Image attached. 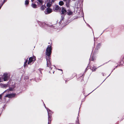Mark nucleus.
Wrapping results in <instances>:
<instances>
[{
    "instance_id": "nucleus-12",
    "label": "nucleus",
    "mask_w": 124,
    "mask_h": 124,
    "mask_svg": "<svg viewBox=\"0 0 124 124\" xmlns=\"http://www.w3.org/2000/svg\"><path fill=\"white\" fill-rule=\"evenodd\" d=\"M25 4H29V2L27 0H26L25 2Z\"/></svg>"
},
{
    "instance_id": "nucleus-3",
    "label": "nucleus",
    "mask_w": 124,
    "mask_h": 124,
    "mask_svg": "<svg viewBox=\"0 0 124 124\" xmlns=\"http://www.w3.org/2000/svg\"><path fill=\"white\" fill-rule=\"evenodd\" d=\"M15 95L14 94H9L7 95L6 97H8L9 98H11L14 97Z\"/></svg>"
},
{
    "instance_id": "nucleus-14",
    "label": "nucleus",
    "mask_w": 124,
    "mask_h": 124,
    "mask_svg": "<svg viewBox=\"0 0 124 124\" xmlns=\"http://www.w3.org/2000/svg\"><path fill=\"white\" fill-rule=\"evenodd\" d=\"M1 97V95H0V99Z\"/></svg>"
},
{
    "instance_id": "nucleus-15",
    "label": "nucleus",
    "mask_w": 124,
    "mask_h": 124,
    "mask_svg": "<svg viewBox=\"0 0 124 124\" xmlns=\"http://www.w3.org/2000/svg\"><path fill=\"white\" fill-rule=\"evenodd\" d=\"M64 1H66L67 0H63Z\"/></svg>"
},
{
    "instance_id": "nucleus-10",
    "label": "nucleus",
    "mask_w": 124,
    "mask_h": 124,
    "mask_svg": "<svg viewBox=\"0 0 124 124\" xmlns=\"http://www.w3.org/2000/svg\"><path fill=\"white\" fill-rule=\"evenodd\" d=\"M64 4V3L63 1H60L59 3V5L60 6H62Z\"/></svg>"
},
{
    "instance_id": "nucleus-13",
    "label": "nucleus",
    "mask_w": 124,
    "mask_h": 124,
    "mask_svg": "<svg viewBox=\"0 0 124 124\" xmlns=\"http://www.w3.org/2000/svg\"><path fill=\"white\" fill-rule=\"evenodd\" d=\"M27 60H26V61L25 63V64H24V66H25V64H26V63L27 62Z\"/></svg>"
},
{
    "instance_id": "nucleus-2",
    "label": "nucleus",
    "mask_w": 124,
    "mask_h": 124,
    "mask_svg": "<svg viewBox=\"0 0 124 124\" xmlns=\"http://www.w3.org/2000/svg\"><path fill=\"white\" fill-rule=\"evenodd\" d=\"M36 60L35 57L34 56L30 57L29 59V61L28 62V64H30L33 61H35Z\"/></svg>"
},
{
    "instance_id": "nucleus-4",
    "label": "nucleus",
    "mask_w": 124,
    "mask_h": 124,
    "mask_svg": "<svg viewBox=\"0 0 124 124\" xmlns=\"http://www.w3.org/2000/svg\"><path fill=\"white\" fill-rule=\"evenodd\" d=\"M4 77L3 79L4 81H6L7 80L8 77L7 76V73L4 74Z\"/></svg>"
},
{
    "instance_id": "nucleus-11",
    "label": "nucleus",
    "mask_w": 124,
    "mask_h": 124,
    "mask_svg": "<svg viewBox=\"0 0 124 124\" xmlns=\"http://www.w3.org/2000/svg\"><path fill=\"white\" fill-rule=\"evenodd\" d=\"M32 7L34 8H37V5L34 4H32Z\"/></svg>"
},
{
    "instance_id": "nucleus-5",
    "label": "nucleus",
    "mask_w": 124,
    "mask_h": 124,
    "mask_svg": "<svg viewBox=\"0 0 124 124\" xmlns=\"http://www.w3.org/2000/svg\"><path fill=\"white\" fill-rule=\"evenodd\" d=\"M52 12V9L50 8H49L47 9L45 13L46 14H47L48 13H49Z\"/></svg>"
},
{
    "instance_id": "nucleus-16",
    "label": "nucleus",
    "mask_w": 124,
    "mask_h": 124,
    "mask_svg": "<svg viewBox=\"0 0 124 124\" xmlns=\"http://www.w3.org/2000/svg\"><path fill=\"white\" fill-rule=\"evenodd\" d=\"M31 0V1H33V0Z\"/></svg>"
},
{
    "instance_id": "nucleus-6",
    "label": "nucleus",
    "mask_w": 124,
    "mask_h": 124,
    "mask_svg": "<svg viewBox=\"0 0 124 124\" xmlns=\"http://www.w3.org/2000/svg\"><path fill=\"white\" fill-rule=\"evenodd\" d=\"M67 13L68 15H71L73 14V12L70 10H67Z\"/></svg>"
},
{
    "instance_id": "nucleus-7",
    "label": "nucleus",
    "mask_w": 124,
    "mask_h": 124,
    "mask_svg": "<svg viewBox=\"0 0 124 124\" xmlns=\"http://www.w3.org/2000/svg\"><path fill=\"white\" fill-rule=\"evenodd\" d=\"M62 14H64L66 12V10L64 8H62Z\"/></svg>"
},
{
    "instance_id": "nucleus-1",
    "label": "nucleus",
    "mask_w": 124,
    "mask_h": 124,
    "mask_svg": "<svg viewBox=\"0 0 124 124\" xmlns=\"http://www.w3.org/2000/svg\"><path fill=\"white\" fill-rule=\"evenodd\" d=\"M51 53V46H48L46 49V55L49 56L50 55Z\"/></svg>"
},
{
    "instance_id": "nucleus-9",
    "label": "nucleus",
    "mask_w": 124,
    "mask_h": 124,
    "mask_svg": "<svg viewBox=\"0 0 124 124\" xmlns=\"http://www.w3.org/2000/svg\"><path fill=\"white\" fill-rule=\"evenodd\" d=\"M38 3L39 4L41 5L43 2V1L42 0H38Z\"/></svg>"
},
{
    "instance_id": "nucleus-8",
    "label": "nucleus",
    "mask_w": 124,
    "mask_h": 124,
    "mask_svg": "<svg viewBox=\"0 0 124 124\" xmlns=\"http://www.w3.org/2000/svg\"><path fill=\"white\" fill-rule=\"evenodd\" d=\"M51 5V2H48L47 3V6L48 7H50Z\"/></svg>"
}]
</instances>
